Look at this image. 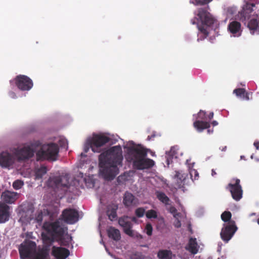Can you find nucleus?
I'll return each instance as SVG.
<instances>
[{
  "label": "nucleus",
  "instance_id": "obj_1",
  "mask_svg": "<svg viewBox=\"0 0 259 259\" xmlns=\"http://www.w3.org/2000/svg\"><path fill=\"white\" fill-rule=\"evenodd\" d=\"M126 149L125 158L126 162H154L151 158L155 157V152L146 148L141 144L134 142Z\"/></svg>",
  "mask_w": 259,
  "mask_h": 259
},
{
  "label": "nucleus",
  "instance_id": "obj_2",
  "mask_svg": "<svg viewBox=\"0 0 259 259\" xmlns=\"http://www.w3.org/2000/svg\"><path fill=\"white\" fill-rule=\"evenodd\" d=\"M197 16L199 17L202 25H197L199 30L198 33L197 41L202 40L206 38L208 35L207 27H210L213 24L215 19L212 17L210 14L204 9L200 8L198 9Z\"/></svg>",
  "mask_w": 259,
  "mask_h": 259
},
{
  "label": "nucleus",
  "instance_id": "obj_3",
  "mask_svg": "<svg viewBox=\"0 0 259 259\" xmlns=\"http://www.w3.org/2000/svg\"><path fill=\"white\" fill-rule=\"evenodd\" d=\"M42 227L48 233L60 241L61 245H67L68 244L64 243V235L67 231V228L62 224L60 219L52 223L45 222Z\"/></svg>",
  "mask_w": 259,
  "mask_h": 259
},
{
  "label": "nucleus",
  "instance_id": "obj_4",
  "mask_svg": "<svg viewBox=\"0 0 259 259\" xmlns=\"http://www.w3.org/2000/svg\"><path fill=\"white\" fill-rule=\"evenodd\" d=\"M59 148L54 143L43 145L36 152L37 161L50 160L56 161L58 157Z\"/></svg>",
  "mask_w": 259,
  "mask_h": 259
},
{
  "label": "nucleus",
  "instance_id": "obj_5",
  "mask_svg": "<svg viewBox=\"0 0 259 259\" xmlns=\"http://www.w3.org/2000/svg\"><path fill=\"white\" fill-rule=\"evenodd\" d=\"M122 150L120 145L104 150L99 156V162H122Z\"/></svg>",
  "mask_w": 259,
  "mask_h": 259
},
{
  "label": "nucleus",
  "instance_id": "obj_6",
  "mask_svg": "<svg viewBox=\"0 0 259 259\" xmlns=\"http://www.w3.org/2000/svg\"><path fill=\"white\" fill-rule=\"evenodd\" d=\"M117 163L122 165V163H99L100 173L105 180L111 181L118 174Z\"/></svg>",
  "mask_w": 259,
  "mask_h": 259
},
{
  "label": "nucleus",
  "instance_id": "obj_7",
  "mask_svg": "<svg viewBox=\"0 0 259 259\" xmlns=\"http://www.w3.org/2000/svg\"><path fill=\"white\" fill-rule=\"evenodd\" d=\"M69 175L65 174L59 176L52 177L47 182L48 187L53 189L68 188L69 186Z\"/></svg>",
  "mask_w": 259,
  "mask_h": 259
},
{
  "label": "nucleus",
  "instance_id": "obj_8",
  "mask_svg": "<svg viewBox=\"0 0 259 259\" xmlns=\"http://www.w3.org/2000/svg\"><path fill=\"white\" fill-rule=\"evenodd\" d=\"M110 141V138L103 134H94L87 143L94 152H99V149Z\"/></svg>",
  "mask_w": 259,
  "mask_h": 259
},
{
  "label": "nucleus",
  "instance_id": "obj_9",
  "mask_svg": "<svg viewBox=\"0 0 259 259\" xmlns=\"http://www.w3.org/2000/svg\"><path fill=\"white\" fill-rule=\"evenodd\" d=\"M237 229L234 221H229L227 224H224L220 233L222 239L226 243L228 242Z\"/></svg>",
  "mask_w": 259,
  "mask_h": 259
},
{
  "label": "nucleus",
  "instance_id": "obj_10",
  "mask_svg": "<svg viewBox=\"0 0 259 259\" xmlns=\"http://www.w3.org/2000/svg\"><path fill=\"white\" fill-rule=\"evenodd\" d=\"M35 243L31 241L22 243L19 248L20 257L22 259L32 258L35 252Z\"/></svg>",
  "mask_w": 259,
  "mask_h": 259
},
{
  "label": "nucleus",
  "instance_id": "obj_11",
  "mask_svg": "<svg viewBox=\"0 0 259 259\" xmlns=\"http://www.w3.org/2000/svg\"><path fill=\"white\" fill-rule=\"evenodd\" d=\"M17 87L21 91H29L33 85L32 80L27 76L24 75H17L15 78Z\"/></svg>",
  "mask_w": 259,
  "mask_h": 259
},
{
  "label": "nucleus",
  "instance_id": "obj_12",
  "mask_svg": "<svg viewBox=\"0 0 259 259\" xmlns=\"http://www.w3.org/2000/svg\"><path fill=\"white\" fill-rule=\"evenodd\" d=\"M78 211L72 208H67L64 210L61 214L62 220L70 224L76 223L78 220Z\"/></svg>",
  "mask_w": 259,
  "mask_h": 259
},
{
  "label": "nucleus",
  "instance_id": "obj_13",
  "mask_svg": "<svg viewBox=\"0 0 259 259\" xmlns=\"http://www.w3.org/2000/svg\"><path fill=\"white\" fill-rule=\"evenodd\" d=\"M235 181V184H229L228 188L230 190L232 198L236 201H239L242 197L243 191L240 185V180L236 179Z\"/></svg>",
  "mask_w": 259,
  "mask_h": 259
},
{
  "label": "nucleus",
  "instance_id": "obj_14",
  "mask_svg": "<svg viewBox=\"0 0 259 259\" xmlns=\"http://www.w3.org/2000/svg\"><path fill=\"white\" fill-rule=\"evenodd\" d=\"M183 153L180 151L178 146H174L171 147L168 152H166V162H178V161H183L182 158Z\"/></svg>",
  "mask_w": 259,
  "mask_h": 259
},
{
  "label": "nucleus",
  "instance_id": "obj_15",
  "mask_svg": "<svg viewBox=\"0 0 259 259\" xmlns=\"http://www.w3.org/2000/svg\"><path fill=\"white\" fill-rule=\"evenodd\" d=\"M119 225L123 228L125 234L131 236H134V231L132 230L133 224L130 220L128 216H123L118 219Z\"/></svg>",
  "mask_w": 259,
  "mask_h": 259
},
{
  "label": "nucleus",
  "instance_id": "obj_16",
  "mask_svg": "<svg viewBox=\"0 0 259 259\" xmlns=\"http://www.w3.org/2000/svg\"><path fill=\"white\" fill-rule=\"evenodd\" d=\"M14 153L19 160H25L33 157L34 151L30 147L26 146L20 149H16Z\"/></svg>",
  "mask_w": 259,
  "mask_h": 259
},
{
  "label": "nucleus",
  "instance_id": "obj_17",
  "mask_svg": "<svg viewBox=\"0 0 259 259\" xmlns=\"http://www.w3.org/2000/svg\"><path fill=\"white\" fill-rule=\"evenodd\" d=\"M10 215V207L5 203L0 202V223L8 222Z\"/></svg>",
  "mask_w": 259,
  "mask_h": 259
},
{
  "label": "nucleus",
  "instance_id": "obj_18",
  "mask_svg": "<svg viewBox=\"0 0 259 259\" xmlns=\"http://www.w3.org/2000/svg\"><path fill=\"white\" fill-rule=\"evenodd\" d=\"M70 254L68 249L53 246L52 250V254L57 259H65Z\"/></svg>",
  "mask_w": 259,
  "mask_h": 259
},
{
  "label": "nucleus",
  "instance_id": "obj_19",
  "mask_svg": "<svg viewBox=\"0 0 259 259\" xmlns=\"http://www.w3.org/2000/svg\"><path fill=\"white\" fill-rule=\"evenodd\" d=\"M19 197V194L17 192L10 191L3 192L1 195L2 200L6 203L12 204Z\"/></svg>",
  "mask_w": 259,
  "mask_h": 259
},
{
  "label": "nucleus",
  "instance_id": "obj_20",
  "mask_svg": "<svg viewBox=\"0 0 259 259\" xmlns=\"http://www.w3.org/2000/svg\"><path fill=\"white\" fill-rule=\"evenodd\" d=\"M229 32L232 33L234 36H239L241 35V24L236 21L231 22L228 26Z\"/></svg>",
  "mask_w": 259,
  "mask_h": 259
},
{
  "label": "nucleus",
  "instance_id": "obj_21",
  "mask_svg": "<svg viewBox=\"0 0 259 259\" xmlns=\"http://www.w3.org/2000/svg\"><path fill=\"white\" fill-rule=\"evenodd\" d=\"M187 175L182 171H176V175L174 179L175 180V186L177 188H181L184 185V181L186 179Z\"/></svg>",
  "mask_w": 259,
  "mask_h": 259
},
{
  "label": "nucleus",
  "instance_id": "obj_22",
  "mask_svg": "<svg viewBox=\"0 0 259 259\" xmlns=\"http://www.w3.org/2000/svg\"><path fill=\"white\" fill-rule=\"evenodd\" d=\"M50 246L46 245L39 249L31 259H50Z\"/></svg>",
  "mask_w": 259,
  "mask_h": 259
},
{
  "label": "nucleus",
  "instance_id": "obj_23",
  "mask_svg": "<svg viewBox=\"0 0 259 259\" xmlns=\"http://www.w3.org/2000/svg\"><path fill=\"white\" fill-rule=\"evenodd\" d=\"M138 200L131 193L126 192L124 195L123 203L125 206L130 207L136 205Z\"/></svg>",
  "mask_w": 259,
  "mask_h": 259
},
{
  "label": "nucleus",
  "instance_id": "obj_24",
  "mask_svg": "<svg viewBox=\"0 0 259 259\" xmlns=\"http://www.w3.org/2000/svg\"><path fill=\"white\" fill-rule=\"evenodd\" d=\"M210 123L208 121L196 120L193 122L194 127L198 132H202L204 130L210 127Z\"/></svg>",
  "mask_w": 259,
  "mask_h": 259
},
{
  "label": "nucleus",
  "instance_id": "obj_25",
  "mask_svg": "<svg viewBox=\"0 0 259 259\" xmlns=\"http://www.w3.org/2000/svg\"><path fill=\"white\" fill-rule=\"evenodd\" d=\"M199 246L196 238H191L189 240L188 247L186 248L193 254H196L198 251Z\"/></svg>",
  "mask_w": 259,
  "mask_h": 259
},
{
  "label": "nucleus",
  "instance_id": "obj_26",
  "mask_svg": "<svg viewBox=\"0 0 259 259\" xmlns=\"http://www.w3.org/2000/svg\"><path fill=\"white\" fill-rule=\"evenodd\" d=\"M48 170V167L44 165H41L39 166L38 165L36 166L34 168L35 179L39 180L41 179Z\"/></svg>",
  "mask_w": 259,
  "mask_h": 259
},
{
  "label": "nucleus",
  "instance_id": "obj_27",
  "mask_svg": "<svg viewBox=\"0 0 259 259\" xmlns=\"http://www.w3.org/2000/svg\"><path fill=\"white\" fill-rule=\"evenodd\" d=\"M134 174V171L133 170L124 172L117 177V182L118 184L119 185L123 184L125 182L130 181Z\"/></svg>",
  "mask_w": 259,
  "mask_h": 259
},
{
  "label": "nucleus",
  "instance_id": "obj_28",
  "mask_svg": "<svg viewBox=\"0 0 259 259\" xmlns=\"http://www.w3.org/2000/svg\"><path fill=\"white\" fill-rule=\"evenodd\" d=\"M117 209L118 206L115 204H112L107 206L106 213L109 219L111 221H113L117 218L116 211Z\"/></svg>",
  "mask_w": 259,
  "mask_h": 259
},
{
  "label": "nucleus",
  "instance_id": "obj_29",
  "mask_svg": "<svg viewBox=\"0 0 259 259\" xmlns=\"http://www.w3.org/2000/svg\"><path fill=\"white\" fill-rule=\"evenodd\" d=\"M107 234L109 238H112L115 241L119 240L121 238L120 233L119 230L115 229L113 227H110L108 229Z\"/></svg>",
  "mask_w": 259,
  "mask_h": 259
},
{
  "label": "nucleus",
  "instance_id": "obj_30",
  "mask_svg": "<svg viewBox=\"0 0 259 259\" xmlns=\"http://www.w3.org/2000/svg\"><path fill=\"white\" fill-rule=\"evenodd\" d=\"M233 93L235 94L236 96L241 97L243 99L246 100H249V93L246 92L245 89L243 88L236 89L233 91Z\"/></svg>",
  "mask_w": 259,
  "mask_h": 259
},
{
  "label": "nucleus",
  "instance_id": "obj_31",
  "mask_svg": "<svg viewBox=\"0 0 259 259\" xmlns=\"http://www.w3.org/2000/svg\"><path fill=\"white\" fill-rule=\"evenodd\" d=\"M13 156L8 152H2L0 154V162H13Z\"/></svg>",
  "mask_w": 259,
  "mask_h": 259
},
{
  "label": "nucleus",
  "instance_id": "obj_32",
  "mask_svg": "<svg viewBox=\"0 0 259 259\" xmlns=\"http://www.w3.org/2000/svg\"><path fill=\"white\" fill-rule=\"evenodd\" d=\"M156 196L158 199L163 203L167 205L170 201L169 198L165 195L164 192L161 191H156L155 192Z\"/></svg>",
  "mask_w": 259,
  "mask_h": 259
},
{
  "label": "nucleus",
  "instance_id": "obj_33",
  "mask_svg": "<svg viewBox=\"0 0 259 259\" xmlns=\"http://www.w3.org/2000/svg\"><path fill=\"white\" fill-rule=\"evenodd\" d=\"M155 163H133V167L138 169H148L153 167Z\"/></svg>",
  "mask_w": 259,
  "mask_h": 259
},
{
  "label": "nucleus",
  "instance_id": "obj_34",
  "mask_svg": "<svg viewBox=\"0 0 259 259\" xmlns=\"http://www.w3.org/2000/svg\"><path fill=\"white\" fill-rule=\"evenodd\" d=\"M259 26L258 21L256 19H251L248 23V27L250 30L254 31Z\"/></svg>",
  "mask_w": 259,
  "mask_h": 259
},
{
  "label": "nucleus",
  "instance_id": "obj_35",
  "mask_svg": "<svg viewBox=\"0 0 259 259\" xmlns=\"http://www.w3.org/2000/svg\"><path fill=\"white\" fill-rule=\"evenodd\" d=\"M232 217L231 213L229 211H225L221 214L222 220L225 223H229L231 220Z\"/></svg>",
  "mask_w": 259,
  "mask_h": 259
},
{
  "label": "nucleus",
  "instance_id": "obj_36",
  "mask_svg": "<svg viewBox=\"0 0 259 259\" xmlns=\"http://www.w3.org/2000/svg\"><path fill=\"white\" fill-rule=\"evenodd\" d=\"M146 216L148 219H156L157 218V213L155 210L150 209L146 212Z\"/></svg>",
  "mask_w": 259,
  "mask_h": 259
},
{
  "label": "nucleus",
  "instance_id": "obj_37",
  "mask_svg": "<svg viewBox=\"0 0 259 259\" xmlns=\"http://www.w3.org/2000/svg\"><path fill=\"white\" fill-rule=\"evenodd\" d=\"M158 256L160 259H170L167 250L159 251L158 253Z\"/></svg>",
  "mask_w": 259,
  "mask_h": 259
},
{
  "label": "nucleus",
  "instance_id": "obj_38",
  "mask_svg": "<svg viewBox=\"0 0 259 259\" xmlns=\"http://www.w3.org/2000/svg\"><path fill=\"white\" fill-rule=\"evenodd\" d=\"M24 185V182L20 180H16L13 183V187L15 190H19Z\"/></svg>",
  "mask_w": 259,
  "mask_h": 259
},
{
  "label": "nucleus",
  "instance_id": "obj_39",
  "mask_svg": "<svg viewBox=\"0 0 259 259\" xmlns=\"http://www.w3.org/2000/svg\"><path fill=\"white\" fill-rule=\"evenodd\" d=\"M35 220L39 225L41 224L43 220V213L41 210L37 212L35 216Z\"/></svg>",
  "mask_w": 259,
  "mask_h": 259
},
{
  "label": "nucleus",
  "instance_id": "obj_40",
  "mask_svg": "<svg viewBox=\"0 0 259 259\" xmlns=\"http://www.w3.org/2000/svg\"><path fill=\"white\" fill-rule=\"evenodd\" d=\"M168 210L169 212L173 215L175 218H176L177 217H179L180 215V213L178 212L177 209L175 207L173 206H170L168 208Z\"/></svg>",
  "mask_w": 259,
  "mask_h": 259
},
{
  "label": "nucleus",
  "instance_id": "obj_41",
  "mask_svg": "<svg viewBox=\"0 0 259 259\" xmlns=\"http://www.w3.org/2000/svg\"><path fill=\"white\" fill-rule=\"evenodd\" d=\"M145 210L143 207H139L135 210V214L138 218H142L144 216Z\"/></svg>",
  "mask_w": 259,
  "mask_h": 259
},
{
  "label": "nucleus",
  "instance_id": "obj_42",
  "mask_svg": "<svg viewBox=\"0 0 259 259\" xmlns=\"http://www.w3.org/2000/svg\"><path fill=\"white\" fill-rule=\"evenodd\" d=\"M206 118V112L202 110H200L197 115V120L204 121Z\"/></svg>",
  "mask_w": 259,
  "mask_h": 259
},
{
  "label": "nucleus",
  "instance_id": "obj_43",
  "mask_svg": "<svg viewBox=\"0 0 259 259\" xmlns=\"http://www.w3.org/2000/svg\"><path fill=\"white\" fill-rule=\"evenodd\" d=\"M145 231L148 236H151L153 231V228L152 225L148 223L145 227Z\"/></svg>",
  "mask_w": 259,
  "mask_h": 259
},
{
  "label": "nucleus",
  "instance_id": "obj_44",
  "mask_svg": "<svg viewBox=\"0 0 259 259\" xmlns=\"http://www.w3.org/2000/svg\"><path fill=\"white\" fill-rule=\"evenodd\" d=\"M195 3H193L196 5H204L207 4L212 1V0H194Z\"/></svg>",
  "mask_w": 259,
  "mask_h": 259
},
{
  "label": "nucleus",
  "instance_id": "obj_45",
  "mask_svg": "<svg viewBox=\"0 0 259 259\" xmlns=\"http://www.w3.org/2000/svg\"><path fill=\"white\" fill-rule=\"evenodd\" d=\"M189 173L192 178L194 177L195 180L198 179L199 177V174L196 169H190L189 170Z\"/></svg>",
  "mask_w": 259,
  "mask_h": 259
},
{
  "label": "nucleus",
  "instance_id": "obj_46",
  "mask_svg": "<svg viewBox=\"0 0 259 259\" xmlns=\"http://www.w3.org/2000/svg\"><path fill=\"white\" fill-rule=\"evenodd\" d=\"M174 226L177 228H179L181 227V221L177 218H176V220L174 223Z\"/></svg>",
  "mask_w": 259,
  "mask_h": 259
},
{
  "label": "nucleus",
  "instance_id": "obj_47",
  "mask_svg": "<svg viewBox=\"0 0 259 259\" xmlns=\"http://www.w3.org/2000/svg\"><path fill=\"white\" fill-rule=\"evenodd\" d=\"M255 6V4H249V3H247L246 4V10H250V12H252V8L254 7Z\"/></svg>",
  "mask_w": 259,
  "mask_h": 259
},
{
  "label": "nucleus",
  "instance_id": "obj_48",
  "mask_svg": "<svg viewBox=\"0 0 259 259\" xmlns=\"http://www.w3.org/2000/svg\"><path fill=\"white\" fill-rule=\"evenodd\" d=\"M13 163H0V165L2 167L9 168Z\"/></svg>",
  "mask_w": 259,
  "mask_h": 259
},
{
  "label": "nucleus",
  "instance_id": "obj_49",
  "mask_svg": "<svg viewBox=\"0 0 259 259\" xmlns=\"http://www.w3.org/2000/svg\"><path fill=\"white\" fill-rule=\"evenodd\" d=\"M156 133L153 132L151 135H149L147 137V140L150 141V140H153L154 138L156 137Z\"/></svg>",
  "mask_w": 259,
  "mask_h": 259
},
{
  "label": "nucleus",
  "instance_id": "obj_50",
  "mask_svg": "<svg viewBox=\"0 0 259 259\" xmlns=\"http://www.w3.org/2000/svg\"><path fill=\"white\" fill-rule=\"evenodd\" d=\"M198 19L200 20L199 17H198V18H197L196 17L194 18L193 19H191V23L193 25L196 24H197V25H199L198 24H197V21H198Z\"/></svg>",
  "mask_w": 259,
  "mask_h": 259
},
{
  "label": "nucleus",
  "instance_id": "obj_51",
  "mask_svg": "<svg viewBox=\"0 0 259 259\" xmlns=\"http://www.w3.org/2000/svg\"><path fill=\"white\" fill-rule=\"evenodd\" d=\"M31 170L30 168H28L27 171L25 172L24 176H27L30 174Z\"/></svg>",
  "mask_w": 259,
  "mask_h": 259
},
{
  "label": "nucleus",
  "instance_id": "obj_52",
  "mask_svg": "<svg viewBox=\"0 0 259 259\" xmlns=\"http://www.w3.org/2000/svg\"><path fill=\"white\" fill-rule=\"evenodd\" d=\"M213 112H211L210 113H209V114H208V118L209 120H211V119L213 118Z\"/></svg>",
  "mask_w": 259,
  "mask_h": 259
},
{
  "label": "nucleus",
  "instance_id": "obj_53",
  "mask_svg": "<svg viewBox=\"0 0 259 259\" xmlns=\"http://www.w3.org/2000/svg\"><path fill=\"white\" fill-rule=\"evenodd\" d=\"M253 145L257 149H259V142H255Z\"/></svg>",
  "mask_w": 259,
  "mask_h": 259
},
{
  "label": "nucleus",
  "instance_id": "obj_54",
  "mask_svg": "<svg viewBox=\"0 0 259 259\" xmlns=\"http://www.w3.org/2000/svg\"><path fill=\"white\" fill-rule=\"evenodd\" d=\"M131 220L133 222H136L137 219L135 217H130V220Z\"/></svg>",
  "mask_w": 259,
  "mask_h": 259
},
{
  "label": "nucleus",
  "instance_id": "obj_55",
  "mask_svg": "<svg viewBox=\"0 0 259 259\" xmlns=\"http://www.w3.org/2000/svg\"><path fill=\"white\" fill-rule=\"evenodd\" d=\"M211 124L213 126H216L218 124V122L217 121L214 120L211 122Z\"/></svg>",
  "mask_w": 259,
  "mask_h": 259
},
{
  "label": "nucleus",
  "instance_id": "obj_56",
  "mask_svg": "<svg viewBox=\"0 0 259 259\" xmlns=\"http://www.w3.org/2000/svg\"><path fill=\"white\" fill-rule=\"evenodd\" d=\"M188 163V167L189 168H190V167H193V165L194 164V162H192V163Z\"/></svg>",
  "mask_w": 259,
  "mask_h": 259
},
{
  "label": "nucleus",
  "instance_id": "obj_57",
  "mask_svg": "<svg viewBox=\"0 0 259 259\" xmlns=\"http://www.w3.org/2000/svg\"><path fill=\"white\" fill-rule=\"evenodd\" d=\"M25 168V167H24V168H23V169H22V171H22V175H24V173H25V169H24Z\"/></svg>",
  "mask_w": 259,
  "mask_h": 259
},
{
  "label": "nucleus",
  "instance_id": "obj_58",
  "mask_svg": "<svg viewBox=\"0 0 259 259\" xmlns=\"http://www.w3.org/2000/svg\"><path fill=\"white\" fill-rule=\"evenodd\" d=\"M216 172L212 169V175L213 176L214 175H215Z\"/></svg>",
  "mask_w": 259,
  "mask_h": 259
},
{
  "label": "nucleus",
  "instance_id": "obj_59",
  "mask_svg": "<svg viewBox=\"0 0 259 259\" xmlns=\"http://www.w3.org/2000/svg\"><path fill=\"white\" fill-rule=\"evenodd\" d=\"M189 160H190V159H186V161H185V162H189Z\"/></svg>",
  "mask_w": 259,
  "mask_h": 259
},
{
  "label": "nucleus",
  "instance_id": "obj_60",
  "mask_svg": "<svg viewBox=\"0 0 259 259\" xmlns=\"http://www.w3.org/2000/svg\"><path fill=\"white\" fill-rule=\"evenodd\" d=\"M88 149H89V148H88L87 149L85 150V152H88Z\"/></svg>",
  "mask_w": 259,
  "mask_h": 259
},
{
  "label": "nucleus",
  "instance_id": "obj_61",
  "mask_svg": "<svg viewBox=\"0 0 259 259\" xmlns=\"http://www.w3.org/2000/svg\"><path fill=\"white\" fill-rule=\"evenodd\" d=\"M12 94L13 95H14V96H15V93H12Z\"/></svg>",
  "mask_w": 259,
  "mask_h": 259
},
{
  "label": "nucleus",
  "instance_id": "obj_62",
  "mask_svg": "<svg viewBox=\"0 0 259 259\" xmlns=\"http://www.w3.org/2000/svg\"><path fill=\"white\" fill-rule=\"evenodd\" d=\"M81 156H84V154H83V153H81Z\"/></svg>",
  "mask_w": 259,
  "mask_h": 259
},
{
  "label": "nucleus",
  "instance_id": "obj_63",
  "mask_svg": "<svg viewBox=\"0 0 259 259\" xmlns=\"http://www.w3.org/2000/svg\"><path fill=\"white\" fill-rule=\"evenodd\" d=\"M25 167H27V166H28V165H25Z\"/></svg>",
  "mask_w": 259,
  "mask_h": 259
}]
</instances>
